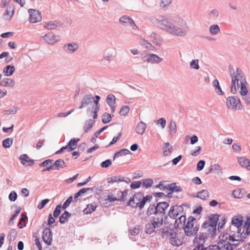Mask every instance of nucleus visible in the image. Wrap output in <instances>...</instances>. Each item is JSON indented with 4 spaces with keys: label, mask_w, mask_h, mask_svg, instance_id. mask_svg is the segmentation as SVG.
I'll use <instances>...</instances> for the list:
<instances>
[{
    "label": "nucleus",
    "mask_w": 250,
    "mask_h": 250,
    "mask_svg": "<svg viewBox=\"0 0 250 250\" xmlns=\"http://www.w3.org/2000/svg\"><path fill=\"white\" fill-rule=\"evenodd\" d=\"M209 32L210 35L214 36L220 32V29L218 24H212L209 27Z\"/></svg>",
    "instance_id": "nucleus-39"
},
{
    "label": "nucleus",
    "mask_w": 250,
    "mask_h": 250,
    "mask_svg": "<svg viewBox=\"0 0 250 250\" xmlns=\"http://www.w3.org/2000/svg\"><path fill=\"white\" fill-rule=\"evenodd\" d=\"M71 216V213L65 211L60 217L59 222L61 224H64L68 221V218Z\"/></svg>",
    "instance_id": "nucleus-41"
},
{
    "label": "nucleus",
    "mask_w": 250,
    "mask_h": 250,
    "mask_svg": "<svg viewBox=\"0 0 250 250\" xmlns=\"http://www.w3.org/2000/svg\"><path fill=\"white\" fill-rule=\"evenodd\" d=\"M240 83L239 85H240V93L241 96L245 95L248 94V89L247 88L246 83Z\"/></svg>",
    "instance_id": "nucleus-58"
},
{
    "label": "nucleus",
    "mask_w": 250,
    "mask_h": 250,
    "mask_svg": "<svg viewBox=\"0 0 250 250\" xmlns=\"http://www.w3.org/2000/svg\"><path fill=\"white\" fill-rule=\"evenodd\" d=\"M95 121L91 119L86 120L83 127V130L85 132H88L90 129L95 124Z\"/></svg>",
    "instance_id": "nucleus-40"
},
{
    "label": "nucleus",
    "mask_w": 250,
    "mask_h": 250,
    "mask_svg": "<svg viewBox=\"0 0 250 250\" xmlns=\"http://www.w3.org/2000/svg\"><path fill=\"white\" fill-rule=\"evenodd\" d=\"M199 228V225L197 224L196 219L193 216H190L188 219V222L184 230L186 236L192 237L197 233Z\"/></svg>",
    "instance_id": "nucleus-5"
},
{
    "label": "nucleus",
    "mask_w": 250,
    "mask_h": 250,
    "mask_svg": "<svg viewBox=\"0 0 250 250\" xmlns=\"http://www.w3.org/2000/svg\"><path fill=\"white\" fill-rule=\"evenodd\" d=\"M87 191H93V189L92 188H82L78 192H77L74 195V199H77L79 196H80L82 194H83L87 192Z\"/></svg>",
    "instance_id": "nucleus-52"
},
{
    "label": "nucleus",
    "mask_w": 250,
    "mask_h": 250,
    "mask_svg": "<svg viewBox=\"0 0 250 250\" xmlns=\"http://www.w3.org/2000/svg\"><path fill=\"white\" fill-rule=\"evenodd\" d=\"M151 22L160 30L178 37L187 36L189 27L187 22L181 18L172 22L163 15H158L151 19Z\"/></svg>",
    "instance_id": "nucleus-1"
},
{
    "label": "nucleus",
    "mask_w": 250,
    "mask_h": 250,
    "mask_svg": "<svg viewBox=\"0 0 250 250\" xmlns=\"http://www.w3.org/2000/svg\"><path fill=\"white\" fill-rule=\"evenodd\" d=\"M130 153V151L127 149H123L120 151L116 152L113 157V160H115L116 158L119 157L124 155L129 154Z\"/></svg>",
    "instance_id": "nucleus-45"
},
{
    "label": "nucleus",
    "mask_w": 250,
    "mask_h": 250,
    "mask_svg": "<svg viewBox=\"0 0 250 250\" xmlns=\"http://www.w3.org/2000/svg\"><path fill=\"white\" fill-rule=\"evenodd\" d=\"M13 139L8 138L3 140L2 142V146L4 148H9L11 146L13 143Z\"/></svg>",
    "instance_id": "nucleus-54"
},
{
    "label": "nucleus",
    "mask_w": 250,
    "mask_h": 250,
    "mask_svg": "<svg viewBox=\"0 0 250 250\" xmlns=\"http://www.w3.org/2000/svg\"><path fill=\"white\" fill-rule=\"evenodd\" d=\"M169 134L173 135L177 132V125L175 121L171 120L168 126Z\"/></svg>",
    "instance_id": "nucleus-37"
},
{
    "label": "nucleus",
    "mask_w": 250,
    "mask_h": 250,
    "mask_svg": "<svg viewBox=\"0 0 250 250\" xmlns=\"http://www.w3.org/2000/svg\"><path fill=\"white\" fill-rule=\"evenodd\" d=\"M66 167L64 161L61 159L55 161L53 164L50 165L47 168L42 170V171H50L51 170H59L60 168H63Z\"/></svg>",
    "instance_id": "nucleus-12"
},
{
    "label": "nucleus",
    "mask_w": 250,
    "mask_h": 250,
    "mask_svg": "<svg viewBox=\"0 0 250 250\" xmlns=\"http://www.w3.org/2000/svg\"><path fill=\"white\" fill-rule=\"evenodd\" d=\"M189 66L191 69L198 70L200 67L199 65V60L198 59L193 60L190 62Z\"/></svg>",
    "instance_id": "nucleus-55"
},
{
    "label": "nucleus",
    "mask_w": 250,
    "mask_h": 250,
    "mask_svg": "<svg viewBox=\"0 0 250 250\" xmlns=\"http://www.w3.org/2000/svg\"><path fill=\"white\" fill-rule=\"evenodd\" d=\"M213 170L216 171V173L218 174L222 173V168L218 164H214L211 166V168L210 169L209 172H211Z\"/></svg>",
    "instance_id": "nucleus-50"
},
{
    "label": "nucleus",
    "mask_w": 250,
    "mask_h": 250,
    "mask_svg": "<svg viewBox=\"0 0 250 250\" xmlns=\"http://www.w3.org/2000/svg\"><path fill=\"white\" fill-rule=\"evenodd\" d=\"M159 36L155 32L151 33L150 35V38L153 43L158 45L159 44Z\"/></svg>",
    "instance_id": "nucleus-48"
},
{
    "label": "nucleus",
    "mask_w": 250,
    "mask_h": 250,
    "mask_svg": "<svg viewBox=\"0 0 250 250\" xmlns=\"http://www.w3.org/2000/svg\"><path fill=\"white\" fill-rule=\"evenodd\" d=\"M172 0H161L160 6L163 9H166L171 4Z\"/></svg>",
    "instance_id": "nucleus-53"
},
{
    "label": "nucleus",
    "mask_w": 250,
    "mask_h": 250,
    "mask_svg": "<svg viewBox=\"0 0 250 250\" xmlns=\"http://www.w3.org/2000/svg\"><path fill=\"white\" fill-rule=\"evenodd\" d=\"M176 230V229H174L171 226H167L159 230L162 233V237L168 238V240L171 236H173V234Z\"/></svg>",
    "instance_id": "nucleus-15"
},
{
    "label": "nucleus",
    "mask_w": 250,
    "mask_h": 250,
    "mask_svg": "<svg viewBox=\"0 0 250 250\" xmlns=\"http://www.w3.org/2000/svg\"><path fill=\"white\" fill-rule=\"evenodd\" d=\"M27 219V216L24 214H22L20 221L18 223V226L20 229H22L25 226V221Z\"/></svg>",
    "instance_id": "nucleus-49"
},
{
    "label": "nucleus",
    "mask_w": 250,
    "mask_h": 250,
    "mask_svg": "<svg viewBox=\"0 0 250 250\" xmlns=\"http://www.w3.org/2000/svg\"><path fill=\"white\" fill-rule=\"evenodd\" d=\"M127 194V191L125 190L124 191H121L119 190L116 191V197L117 201H123L125 200V197Z\"/></svg>",
    "instance_id": "nucleus-42"
},
{
    "label": "nucleus",
    "mask_w": 250,
    "mask_h": 250,
    "mask_svg": "<svg viewBox=\"0 0 250 250\" xmlns=\"http://www.w3.org/2000/svg\"><path fill=\"white\" fill-rule=\"evenodd\" d=\"M114 116L113 114H108V113H104L102 115V122L104 124H107L109 123L112 118Z\"/></svg>",
    "instance_id": "nucleus-47"
},
{
    "label": "nucleus",
    "mask_w": 250,
    "mask_h": 250,
    "mask_svg": "<svg viewBox=\"0 0 250 250\" xmlns=\"http://www.w3.org/2000/svg\"><path fill=\"white\" fill-rule=\"evenodd\" d=\"M212 85L213 86L214 90L217 95L223 96L225 94L224 92L222 90L219 83L217 79H215L212 82Z\"/></svg>",
    "instance_id": "nucleus-30"
},
{
    "label": "nucleus",
    "mask_w": 250,
    "mask_h": 250,
    "mask_svg": "<svg viewBox=\"0 0 250 250\" xmlns=\"http://www.w3.org/2000/svg\"><path fill=\"white\" fill-rule=\"evenodd\" d=\"M147 214L148 215H151L154 214V215H158L156 207L154 205H150L147 210Z\"/></svg>",
    "instance_id": "nucleus-46"
},
{
    "label": "nucleus",
    "mask_w": 250,
    "mask_h": 250,
    "mask_svg": "<svg viewBox=\"0 0 250 250\" xmlns=\"http://www.w3.org/2000/svg\"><path fill=\"white\" fill-rule=\"evenodd\" d=\"M61 208H62L61 205H58L56 207L54 211H53V216L54 217H57L61 213Z\"/></svg>",
    "instance_id": "nucleus-63"
},
{
    "label": "nucleus",
    "mask_w": 250,
    "mask_h": 250,
    "mask_svg": "<svg viewBox=\"0 0 250 250\" xmlns=\"http://www.w3.org/2000/svg\"><path fill=\"white\" fill-rule=\"evenodd\" d=\"M94 100V97L91 94L85 95L82 99L81 105L79 107V109H81L88 106L90 104L92 103Z\"/></svg>",
    "instance_id": "nucleus-20"
},
{
    "label": "nucleus",
    "mask_w": 250,
    "mask_h": 250,
    "mask_svg": "<svg viewBox=\"0 0 250 250\" xmlns=\"http://www.w3.org/2000/svg\"><path fill=\"white\" fill-rule=\"evenodd\" d=\"M147 127V125L144 122L141 121L137 124L135 127V131L136 133L139 135H143Z\"/></svg>",
    "instance_id": "nucleus-28"
},
{
    "label": "nucleus",
    "mask_w": 250,
    "mask_h": 250,
    "mask_svg": "<svg viewBox=\"0 0 250 250\" xmlns=\"http://www.w3.org/2000/svg\"><path fill=\"white\" fill-rule=\"evenodd\" d=\"M163 223V217L161 215H154L151 217L150 221L145 226V232L150 234L155 232V229L161 227Z\"/></svg>",
    "instance_id": "nucleus-4"
},
{
    "label": "nucleus",
    "mask_w": 250,
    "mask_h": 250,
    "mask_svg": "<svg viewBox=\"0 0 250 250\" xmlns=\"http://www.w3.org/2000/svg\"><path fill=\"white\" fill-rule=\"evenodd\" d=\"M119 22L123 26L127 27L133 23V19L127 15H124L119 19Z\"/></svg>",
    "instance_id": "nucleus-26"
},
{
    "label": "nucleus",
    "mask_w": 250,
    "mask_h": 250,
    "mask_svg": "<svg viewBox=\"0 0 250 250\" xmlns=\"http://www.w3.org/2000/svg\"><path fill=\"white\" fill-rule=\"evenodd\" d=\"M96 208V206L94 204H90L87 205V208L84 210V212L85 213L88 214L92 212L95 210Z\"/></svg>",
    "instance_id": "nucleus-59"
},
{
    "label": "nucleus",
    "mask_w": 250,
    "mask_h": 250,
    "mask_svg": "<svg viewBox=\"0 0 250 250\" xmlns=\"http://www.w3.org/2000/svg\"><path fill=\"white\" fill-rule=\"evenodd\" d=\"M247 234H250V219H248L244 226Z\"/></svg>",
    "instance_id": "nucleus-64"
},
{
    "label": "nucleus",
    "mask_w": 250,
    "mask_h": 250,
    "mask_svg": "<svg viewBox=\"0 0 250 250\" xmlns=\"http://www.w3.org/2000/svg\"><path fill=\"white\" fill-rule=\"evenodd\" d=\"M20 159L21 161V164L25 166H32L34 163V160L30 159L29 156L25 154L21 155Z\"/></svg>",
    "instance_id": "nucleus-24"
},
{
    "label": "nucleus",
    "mask_w": 250,
    "mask_h": 250,
    "mask_svg": "<svg viewBox=\"0 0 250 250\" xmlns=\"http://www.w3.org/2000/svg\"><path fill=\"white\" fill-rule=\"evenodd\" d=\"M15 70V68L14 65H8L4 68L3 70V73L6 76H10L13 75Z\"/></svg>",
    "instance_id": "nucleus-34"
},
{
    "label": "nucleus",
    "mask_w": 250,
    "mask_h": 250,
    "mask_svg": "<svg viewBox=\"0 0 250 250\" xmlns=\"http://www.w3.org/2000/svg\"><path fill=\"white\" fill-rule=\"evenodd\" d=\"M205 229H207V232H200L195 237L193 240L195 248L193 250H205L204 244L208 238H215L217 232L216 227L208 226Z\"/></svg>",
    "instance_id": "nucleus-2"
},
{
    "label": "nucleus",
    "mask_w": 250,
    "mask_h": 250,
    "mask_svg": "<svg viewBox=\"0 0 250 250\" xmlns=\"http://www.w3.org/2000/svg\"><path fill=\"white\" fill-rule=\"evenodd\" d=\"M232 195L235 198H242L244 196V194L242 193V190L240 189L234 190L232 191Z\"/></svg>",
    "instance_id": "nucleus-57"
},
{
    "label": "nucleus",
    "mask_w": 250,
    "mask_h": 250,
    "mask_svg": "<svg viewBox=\"0 0 250 250\" xmlns=\"http://www.w3.org/2000/svg\"><path fill=\"white\" fill-rule=\"evenodd\" d=\"M209 192L208 190L206 189H203L201 190V191L199 192L197 195L195 196V197H197L200 198L201 200H206L208 199L209 197Z\"/></svg>",
    "instance_id": "nucleus-38"
},
{
    "label": "nucleus",
    "mask_w": 250,
    "mask_h": 250,
    "mask_svg": "<svg viewBox=\"0 0 250 250\" xmlns=\"http://www.w3.org/2000/svg\"><path fill=\"white\" fill-rule=\"evenodd\" d=\"M15 84V81L8 78H3L0 82V85L3 87H13Z\"/></svg>",
    "instance_id": "nucleus-29"
},
{
    "label": "nucleus",
    "mask_w": 250,
    "mask_h": 250,
    "mask_svg": "<svg viewBox=\"0 0 250 250\" xmlns=\"http://www.w3.org/2000/svg\"><path fill=\"white\" fill-rule=\"evenodd\" d=\"M164 188H167L170 190L171 192H179L182 191V188L180 187H178L176 185V184L173 183L170 185H167L166 187H163Z\"/></svg>",
    "instance_id": "nucleus-36"
},
{
    "label": "nucleus",
    "mask_w": 250,
    "mask_h": 250,
    "mask_svg": "<svg viewBox=\"0 0 250 250\" xmlns=\"http://www.w3.org/2000/svg\"><path fill=\"white\" fill-rule=\"evenodd\" d=\"M205 250H225L224 246L223 245L222 241L220 240L218 243V245L209 246L207 248H205Z\"/></svg>",
    "instance_id": "nucleus-44"
},
{
    "label": "nucleus",
    "mask_w": 250,
    "mask_h": 250,
    "mask_svg": "<svg viewBox=\"0 0 250 250\" xmlns=\"http://www.w3.org/2000/svg\"><path fill=\"white\" fill-rule=\"evenodd\" d=\"M183 211V208L181 206H172L169 210L168 216L171 218L175 219Z\"/></svg>",
    "instance_id": "nucleus-17"
},
{
    "label": "nucleus",
    "mask_w": 250,
    "mask_h": 250,
    "mask_svg": "<svg viewBox=\"0 0 250 250\" xmlns=\"http://www.w3.org/2000/svg\"><path fill=\"white\" fill-rule=\"evenodd\" d=\"M67 49L71 52H74L78 49V45L75 43H71L67 44Z\"/></svg>",
    "instance_id": "nucleus-56"
},
{
    "label": "nucleus",
    "mask_w": 250,
    "mask_h": 250,
    "mask_svg": "<svg viewBox=\"0 0 250 250\" xmlns=\"http://www.w3.org/2000/svg\"><path fill=\"white\" fill-rule=\"evenodd\" d=\"M219 219V215L212 214L209 215L208 219L202 225V228H206L208 226L216 227L217 223Z\"/></svg>",
    "instance_id": "nucleus-10"
},
{
    "label": "nucleus",
    "mask_w": 250,
    "mask_h": 250,
    "mask_svg": "<svg viewBox=\"0 0 250 250\" xmlns=\"http://www.w3.org/2000/svg\"><path fill=\"white\" fill-rule=\"evenodd\" d=\"M29 14V21L30 23H37L41 21L42 14L39 10L34 9H29L28 11Z\"/></svg>",
    "instance_id": "nucleus-9"
},
{
    "label": "nucleus",
    "mask_w": 250,
    "mask_h": 250,
    "mask_svg": "<svg viewBox=\"0 0 250 250\" xmlns=\"http://www.w3.org/2000/svg\"><path fill=\"white\" fill-rule=\"evenodd\" d=\"M106 103L111 108L112 112H114L115 111L116 106V98L114 95L109 94L106 98Z\"/></svg>",
    "instance_id": "nucleus-23"
},
{
    "label": "nucleus",
    "mask_w": 250,
    "mask_h": 250,
    "mask_svg": "<svg viewBox=\"0 0 250 250\" xmlns=\"http://www.w3.org/2000/svg\"><path fill=\"white\" fill-rule=\"evenodd\" d=\"M170 244L174 246L179 247L182 245L183 243V237L180 234L177 233L176 230L169 239Z\"/></svg>",
    "instance_id": "nucleus-14"
},
{
    "label": "nucleus",
    "mask_w": 250,
    "mask_h": 250,
    "mask_svg": "<svg viewBox=\"0 0 250 250\" xmlns=\"http://www.w3.org/2000/svg\"><path fill=\"white\" fill-rule=\"evenodd\" d=\"M186 221V217L184 215H181L178 219H176L174 223L175 229L180 228V226L185 225Z\"/></svg>",
    "instance_id": "nucleus-32"
},
{
    "label": "nucleus",
    "mask_w": 250,
    "mask_h": 250,
    "mask_svg": "<svg viewBox=\"0 0 250 250\" xmlns=\"http://www.w3.org/2000/svg\"><path fill=\"white\" fill-rule=\"evenodd\" d=\"M17 111V108L15 106H13L11 108L4 110V112L5 115L15 114Z\"/></svg>",
    "instance_id": "nucleus-61"
},
{
    "label": "nucleus",
    "mask_w": 250,
    "mask_h": 250,
    "mask_svg": "<svg viewBox=\"0 0 250 250\" xmlns=\"http://www.w3.org/2000/svg\"><path fill=\"white\" fill-rule=\"evenodd\" d=\"M239 165L243 168L250 170V160L245 157H239L237 158Z\"/></svg>",
    "instance_id": "nucleus-22"
},
{
    "label": "nucleus",
    "mask_w": 250,
    "mask_h": 250,
    "mask_svg": "<svg viewBox=\"0 0 250 250\" xmlns=\"http://www.w3.org/2000/svg\"><path fill=\"white\" fill-rule=\"evenodd\" d=\"M230 76L231 78V83L230 86L231 92L235 94L237 92L236 85L239 87L241 83H246V77L242 71L239 68L237 67L235 70L233 66L229 65V66Z\"/></svg>",
    "instance_id": "nucleus-3"
},
{
    "label": "nucleus",
    "mask_w": 250,
    "mask_h": 250,
    "mask_svg": "<svg viewBox=\"0 0 250 250\" xmlns=\"http://www.w3.org/2000/svg\"><path fill=\"white\" fill-rule=\"evenodd\" d=\"M227 107L231 110H237L242 108L240 99L236 96H229L226 99Z\"/></svg>",
    "instance_id": "nucleus-7"
},
{
    "label": "nucleus",
    "mask_w": 250,
    "mask_h": 250,
    "mask_svg": "<svg viewBox=\"0 0 250 250\" xmlns=\"http://www.w3.org/2000/svg\"><path fill=\"white\" fill-rule=\"evenodd\" d=\"M241 96L242 100L245 102L246 105H250V95L249 94H247Z\"/></svg>",
    "instance_id": "nucleus-62"
},
{
    "label": "nucleus",
    "mask_w": 250,
    "mask_h": 250,
    "mask_svg": "<svg viewBox=\"0 0 250 250\" xmlns=\"http://www.w3.org/2000/svg\"><path fill=\"white\" fill-rule=\"evenodd\" d=\"M42 238L45 244L48 245H50L52 241V233L51 230L49 229H45L43 232Z\"/></svg>",
    "instance_id": "nucleus-18"
},
{
    "label": "nucleus",
    "mask_w": 250,
    "mask_h": 250,
    "mask_svg": "<svg viewBox=\"0 0 250 250\" xmlns=\"http://www.w3.org/2000/svg\"><path fill=\"white\" fill-rule=\"evenodd\" d=\"M63 23L60 21H49L46 22L44 26L45 29L52 30L62 25Z\"/></svg>",
    "instance_id": "nucleus-19"
},
{
    "label": "nucleus",
    "mask_w": 250,
    "mask_h": 250,
    "mask_svg": "<svg viewBox=\"0 0 250 250\" xmlns=\"http://www.w3.org/2000/svg\"><path fill=\"white\" fill-rule=\"evenodd\" d=\"M107 180V182L110 183H114L115 182L123 181L127 183L128 182V181H129V179L128 178H126V179H125V177L121 176H115L108 177Z\"/></svg>",
    "instance_id": "nucleus-27"
},
{
    "label": "nucleus",
    "mask_w": 250,
    "mask_h": 250,
    "mask_svg": "<svg viewBox=\"0 0 250 250\" xmlns=\"http://www.w3.org/2000/svg\"><path fill=\"white\" fill-rule=\"evenodd\" d=\"M219 16V12L216 9H213L209 11L208 13V17L210 20L215 21L217 20Z\"/></svg>",
    "instance_id": "nucleus-35"
},
{
    "label": "nucleus",
    "mask_w": 250,
    "mask_h": 250,
    "mask_svg": "<svg viewBox=\"0 0 250 250\" xmlns=\"http://www.w3.org/2000/svg\"><path fill=\"white\" fill-rule=\"evenodd\" d=\"M169 206V204L166 202H160L157 204L156 207L158 215H161L163 217L165 213L166 209Z\"/></svg>",
    "instance_id": "nucleus-21"
},
{
    "label": "nucleus",
    "mask_w": 250,
    "mask_h": 250,
    "mask_svg": "<svg viewBox=\"0 0 250 250\" xmlns=\"http://www.w3.org/2000/svg\"><path fill=\"white\" fill-rule=\"evenodd\" d=\"M143 194L141 192H138L135 194L132 198L130 199L127 205L132 208L139 207L140 209H142L145 206V201H143Z\"/></svg>",
    "instance_id": "nucleus-8"
},
{
    "label": "nucleus",
    "mask_w": 250,
    "mask_h": 250,
    "mask_svg": "<svg viewBox=\"0 0 250 250\" xmlns=\"http://www.w3.org/2000/svg\"><path fill=\"white\" fill-rule=\"evenodd\" d=\"M243 221V217L240 215H238L232 218L231 223L233 226L237 227L238 229L242 225Z\"/></svg>",
    "instance_id": "nucleus-31"
},
{
    "label": "nucleus",
    "mask_w": 250,
    "mask_h": 250,
    "mask_svg": "<svg viewBox=\"0 0 250 250\" xmlns=\"http://www.w3.org/2000/svg\"><path fill=\"white\" fill-rule=\"evenodd\" d=\"M172 149V147L168 143H165L164 144V146L163 147L164 152L163 155L165 156H167L169 155L171 153V150Z\"/></svg>",
    "instance_id": "nucleus-43"
},
{
    "label": "nucleus",
    "mask_w": 250,
    "mask_h": 250,
    "mask_svg": "<svg viewBox=\"0 0 250 250\" xmlns=\"http://www.w3.org/2000/svg\"><path fill=\"white\" fill-rule=\"evenodd\" d=\"M41 39L44 42L49 45H53L58 41V40L56 39V36L52 32H48L45 35L41 37Z\"/></svg>",
    "instance_id": "nucleus-11"
},
{
    "label": "nucleus",
    "mask_w": 250,
    "mask_h": 250,
    "mask_svg": "<svg viewBox=\"0 0 250 250\" xmlns=\"http://www.w3.org/2000/svg\"><path fill=\"white\" fill-rule=\"evenodd\" d=\"M80 141V139L74 138L71 139L67 144L69 152L74 150L77 146V143Z\"/></svg>",
    "instance_id": "nucleus-33"
},
{
    "label": "nucleus",
    "mask_w": 250,
    "mask_h": 250,
    "mask_svg": "<svg viewBox=\"0 0 250 250\" xmlns=\"http://www.w3.org/2000/svg\"><path fill=\"white\" fill-rule=\"evenodd\" d=\"M113 56L111 50L107 49L105 51L102 62L104 65H107L109 63L113 58Z\"/></svg>",
    "instance_id": "nucleus-25"
},
{
    "label": "nucleus",
    "mask_w": 250,
    "mask_h": 250,
    "mask_svg": "<svg viewBox=\"0 0 250 250\" xmlns=\"http://www.w3.org/2000/svg\"><path fill=\"white\" fill-rule=\"evenodd\" d=\"M143 61L152 64L159 63L163 61L162 58L154 54H148L142 57Z\"/></svg>",
    "instance_id": "nucleus-13"
},
{
    "label": "nucleus",
    "mask_w": 250,
    "mask_h": 250,
    "mask_svg": "<svg viewBox=\"0 0 250 250\" xmlns=\"http://www.w3.org/2000/svg\"><path fill=\"white\" fill-rule=\"evenodd\" d=\"M129 111V108L127 105H125L122 107L121 108L119 113L122 116H125L127 114Z\"/></svg>",
    "instance_id": "nucleus-60"
},
{
    "label": "nucleus",
    "mask_w": 250,
    "mask_h": 250,
    "mask_svg": "<svg viewBox=\"0 0 250 250\" xmlns=\"http://www.w3.org/2000/svg\"><path fill=\"white\" fill-rule=\"evenodd\" d=\"M219 238L224 246L225 250H235V247L238 246L240 241L235 239L233 235L226 234L220 236Z\"/></svg>",
    "instance_id": "nucleus-6"
},
{
    "label": "nucleus",
    "mask_w": 250,
    "mask_h": 250,
    "mask_svg": "<svg viewBox=\"0 0 250 250\" xmlns=\"http://www.w3.org/2000/svg\"><path fill=\"white\" fill-rule=\"evenodd\" d=\"M153 180L151 179H145L142 180L143 187L147 188L152 186L153 184Z\"/></svg>",
    "instance_id": "nucleus-51"
},
{
    "label": "nucleus",
    "mask_w": 250,
    "mask_h": 250,
    "mask_svg": "<svg viewBox=\"0 0 250 250\" xmlns=\"http://www.w3.org/2000/svg\"><path fill=\"white\" fill-rule=\"evenodd\" d=\"M14 5L12 4L8 5L5 12L2 15L3 20L6 21H10L14 15Z\"/></svg>",
    "instance_id": "nucleus-16"
}]
</instances>
